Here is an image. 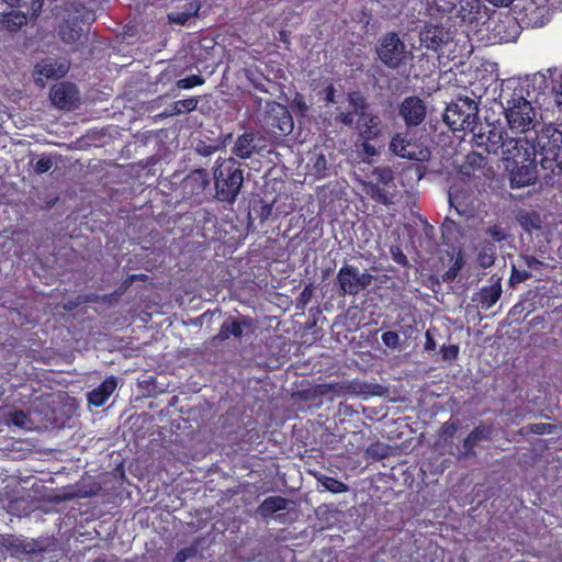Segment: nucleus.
I'll return each instance as SVG.
<instances>
[{
	"instance_id": "f257e3e1",
	"label": "nucleus",
	"mask_w": 562,
	"mask_h": 562,
	"mask_svg": "<svg viewBox=\"0 0 562 562\" xmlns=\"http://www.w3.org/2000/svg\"><path fill=\"white\" fill-rule=\"evenodd\" d=\"M501 98L505 101V117L514 133H528L537 124V110L532 103L544 102L552 98L562 111V70L548 68L519 79H508L502 89Z\"/></svg>"
},
{
	"instance_id": "f03ea898",
	"label": "nucleus",
	"mask_w": 562,
	"mask_h": 562,
	"mask_svg": "<svg viewBox=\"0 0 562 562\" xmlns=\"http://www.w3.org/2000/svg\"><path fill=\"white\" fill-rule=\"evenodd\" d=\"M505 167L524 164L540 156L539 166L544 179L562 175V131L553 124L544 125L535 133L532 139L525 137L507 138L503 150Z\"/></svg>"
},
{
	"instance_id": "7ed1b4c3",
	"label": "nucleus",
	"mask_w": 562,
	"mask_h": 562,
	"mask_svg": "<svg viewBox=\"0 0 562 562\" xmlns=\"http://www.w3.org/2000/svg\"><path fill=\"white\" fill-rule=\"evenodd\" d=\"M216 198L232 203L236 200L244 182L241 164L233 157L218 158L214 169Z\"/></svg>"
},
{
	"instance_id": "20e7f679",
	"label": "nucleus",
	"mask_w": 562,
	"mask_h": 562,
	"mask_svg": "<svg viewBox=\"0 0 562 562\" xmlns=\"http://www.w3.org/2000/svg\"><path fill=\"white\" fill-rule=\"evenodd\" d=\"M375 53L379 60L393 70L407 67L414 59L412 49L394 31L386 32L379 38Z\"/></svg>"
},
{
	"instance_id": "39448f33",
	"label": "nucleus",
	"mask_w": 562,
	"mask_h": 562,
	"mask_svg": "<svg viewBox=\"0 0 562 562\" xmlns=\"http://www.w3.org/2000/svg\"><path fill=\"white\" fill-rule=\"evenodd\" d=\"M479 108L475 101L465 97L458 98L445 111L443 121L453 131L472 133L479 125Z\"/></svg>"
},
{
	"instance_id": "423d86ee",
	"label": "nucleus",
	"mask_w": 562,
	"mask_h": 562,
	"mask_svg": "<svg viewBox=\"0 0 562 562\" xmlns=\"http://www.w3.org/2000/svg\"><path fill=\"white\" fill-rule=\"evenodd\" d=\"M211 183L206 170L200 168L189 172L175 189L176 196L182 202L201 204L206 199V191Z\"/></svg>"
},
{
	"instance_id": "0eeeda50",
	"label": "nucleus",
	"mask_w": 562,
	"mask_h": 562,
	"mask_svg": "<svg viewBox=\"0 0 562 562\" xmlns=\"http://www.w3.org/2000/svg\"><path fill=\"white\" fill-rule=\"evenodd\" d=\"M471 134L473 146L494 155H497L499 149L504 150L508 138L504 127L491 123H479L477 128Z\"/></svg>"
},
{
	"instance_id": "6e6552de",
	"label": "nucleus",
	"mask_w": 562,
	"mask_h": 562,
	"mask_svg": "<svg viewBox=\"0 0 562 562\" xmlns=\"http://www.w3.org/2000/svg\"><path fill=\"white\" fill-rule=\"evenodd\" d=\"M448 201L458 215L472 217L476 211V195L469 181L459 179L449 187Z\"/></svg>"
},
{
	"instance_id": "1a4fd4ad",
	"label": "nucleus",
	"mask_w": 562,
	"mask_h": 562,
	"mask_svg": "<svg viewBox=\"0 0 562 562\" xmlns=\"http://www.w3.org/2000/svg\"><path fill=\"white\" fill-rule=\"evenodd\" d=\"M372 274L360 272L358 267L352 265L342 266L337 273V282L342 295H357L367 289L372 282Z\"/></svg>"
},
{
	"instance_id": "9d476101",
	"label": "nucleus",
	"mask_w": 562,
	"mask_h": 562,
	"mask_svg": "<svg viewBox=\"0 0 562 562\" xmlns=\"http://www.w3.org/2000/svg\"><path fill=\"white\" fill-rule=\"evenodd\" d=\"M390 150L401 158L415 161H427L431 155L427 146L417 140L409 139L403 133H397L392 137Z\"/></svg>"
},
{
	"instance_id": "9b49d317",
	"label": "nucleus",
	"mask_w": 562,
	"mask_h": 562,
	"mask_svg": "<svg viewBox=\"0 0 562 562\" xmlns=\"http://www.w3.org/2000/svg\"><path fill=\"white\" fill-rule=\"evenodd\" d=\"M49 99L55 108L65 111L75 110L80 103L77 86L68 81L53 85L49 91Z\"/></svg>"
},
{
	"instance_id": "f8f14e48",
	"label": "nucleus",
	"mask_w": 562,
	"mask_h": 562,
	"mask_svg": "<svg viewBox=\"0 0 562 562\" xmlns=\"http://www.w3.org/2000/svg\"><path fill=\"white\" fill-rule=\"evenodd\" d=\"M265 122L274 134L288 135L293 130V119L289 110L277 102L267 111Z\"/></svg>"
},
{
	"instance_id": "ddd939ff",
	"label": "nucleus",
	"mask_w": 562,
	"mask_h": 562,
	"mask_svg": "<svg viewBox=\"0 0 562 562\" xmlns=\"http://www.w3.org/2000/svg\"><path fill=\"white\" fill-rule=\"evenodd\" d=\"M68 69L69 64L67 61H59L50 57L43 58L34 67L35 83L43 88L45 87V80L64 77Z\"/></svg>"
},
{
	"instance_id": "4468645a",
	"label": "nucleus",
	"mask_w": 562,
	"mask_h": 562,
	"mask_svg": "<svg viewBox=\"0 0 562 562\" xmlns=\"http://www.w3.org/2000/svg\"><path fill=\"white\" fill-rule=\"evenodd\" d=\"M509 172L512 188H524L533 184L539 177L536 159H529L524 164H515L506 167Z\"/></svg>"
},
{
	"instance_id": "2eb2a0df",
	"label": "nucleus",
	"mask_w": 562,
	"mask_h": 562,
	"mask_svg": "<svg viewBox=\"0 0 562 562\" xmlns=\"http://www.w3.org/2000/svg\"><path fill=\"white\" fill-rule=\"evenodd\" d=\"M426 104L416 95L405 98L398 106V114L407 126H418L426 117Z\"/></svg>"
},
{
	"instance_id": "dca6fc26",
	"label": "nucleus",
	"mask_w": 562,
	"mask_h": 562,
	"mask_svg": "<svg viewBox=\"0 0 562 562\" xmlns=\"http://www.w3.org/2000/svg\"><path fill=\"white\" fill-rule=\"evenodd\" d=\"M493 425L490 423H481L463 439L459 456L467 458L474 454L475 446L481 441L492 439Z\"/></svg>"
},
{
	"instance_id": "f3484780",
	"label": "nucleus",
	"mask_w": 562,
	"mask_h": 562,
	"mask_svg": "<svg viewBox=\"0 0 562 562\" xmlns=\"http://www.w3.org/2000/svg\"><path fill=\"white\" fill-rule=\"evenodd\" d=\"M356 128L362 140H374L382 135L383 124L378 114L369 112L357 120Z\"/></svg>"
},
{
	"instance_id": "a211bd4d",
	"label": "nucleus",
	"mask_w": 562,
	"mask_h": 562,
	"mask_svg": "<svg viewBox=\"0 0 562 562\" xmlns=\"http://www.w3.org/2000/svg\"><path fill=\"white\" fill-rule=\"evenodd\" d=\"M258 140L254 132H245L236 138L232 154L243 160L249 159L260 150Z\"/></svg>"
},
{
	"instance_id": "6ab92c4d",
	"label": "nucleus",
	"mask_w": 562,
	"mask_h": 562,
	"mask_svg": "<svg viewBox=\"0 0 562 562\" xmlns=\"http://www.w3.org/2000/svg\"><path fill=\"white\" fill-rule=\"evenodd\" d=\"M420 44L429 50L438 52L448 42L443 27L426 24L419 33Z\"/></svg>"
},
{
	"instance_id": "aec40b11",
	"label": "nucleus",
	"mask_w": 562,
	"mask_h": 562,
	"mask_svg": "<svg viewBox=\"0 0 562 562\" xmlns=\"http://www.w3.org/2000/svg\"><path fill=\"white\" fill-rule=\"evenodd\" d=\"M250 326L251 318L248 316H241L239 318L228 317L222 323L215 339L224 341L229 339L232 336L240 338L244 334V329L249 328Z\"/></svg>"
},
{
	"instance_id": "412c9836",
	"label": "nucleus",
	"mask_w": 562,
	"mask_h": 562,
	"mask_svg": "<svg viewBox=\"0 0 562 562\" xmlns=\"http://www.w3.org/2000/svg\"><path fill=\"white\" fill-rule=\"evenodd\" d=\"M117 386L114 375L106 376L101 384L88 393V403L94 407H101L113 394Z\"/></svg>"
},
{
	"instance_id": "4be33fe9",
	"label": "nucleus",
	"mask_w": 562,
	"mask_h": 562,
	"mask_svg": "<svg viewBox=\"0 0 562 562\" xmlns=\"http://www.w3.org/2000/svg\"><path fill=\"white\" fill-rule=\"evenodd\" d=\"M289 499L282 496H269L257 507V514L262 518H269L274 513L286 509Z\"/></svg>"
},
{
	"instance_id": "5701e85b",
	"label": "nucleus",
	"mask_w": 562,
	"mask_h": 562,
	"mask_svg": "<svg viewBox=\"0 0 562 562\" xmlns=\"http://www.w3.org/2000/svg\"><path fill=\"white\" fill-rule=\"evenodd\" d=\"M516 220L522 229L529 234L542 228L541 216L536 211H520L517 214Z\"/></svg>"
},
{
	"instance_id": "b1692460",
	"label": "nucleus",
	"mask_w": 562,
	"mask_h": 562,
	"mask_svg": "<svg viewBox=\"0 0 562 562\" xmlns=\"http://www.w3.org/2000/svg\"><path fill=\"white\" fill-rule=\"evenodd\" d=\"M502 295V285L499 280L495 283L483 286L480 291V304L482 308L488 310L499 300Z\"/></svg>"
},
{
	"instance_id": "393cba45",
	"label": "nucleus",
	"mask_w": 562,
	"mask_h": 562,
	"mask_svg": "<svg viewBox=\"0 0 562 562\" xmlns=\"http://www.w3.org/2000/svg\"><path fill=\"white\" fill-rule=\"evenodd\" d=\"M518 27L516 19L507 15L504 20L498 21L494 31L502 41L509 42L516 37Z\"/></svg>"
},
{
	"instance_id": "a878e982",
	"label": "nucleus",
	"mask_w": 562,
	"mask_h": 562,
	"mask_svg": "<svg viewBox=\"0 0 562 562\" xmlns=\"http://www.w3.org/2000/svg\"><path fill=\"white\" fill-rule=\"evenodd\" d=\"M349 111L356 116L361 117L369 113V103L360 91H351L347 94Z\"/></svg>"
},
{
	"instance_id": "bb28decb",
	"label": "nucleus",
	"mask_w": 562,
	"mask_h": 562,
	"mask_svg": "<svg viewBox=\"0 0 562 562\" xmlns=\"http://www.w3.org/2000/svg\"><path fill=\"white\" fill-rule=\"evenodd\" d=\"M310 167L315 179L321 180L330 176V166L325 154L315 153L311 158Z\"/></svg>"
},
{
	"instance_id": "cd10ccee",
	"label": "nucleus",
	"mask_w": 562,
	"mask_h": 562,
	"mask_svg": "<svg viewBox=\"0 0 562 562\" xmlns=\"http://www.w3.org/2000/svg\"><path fill=\"white\" fill-rule=\"evenodd\" d=\"M199 104L198 98H188L175 101L169 105L168 109L164 112L166 116H175L180 114H186L194 111Z\"/></svg>"
},
{
	"instance_id": "c85d7f7f",
	"label": "nucleus",
	"mask_w": 562,
	"mask_h": 562,
	"mask_svg": "<svg viewBox=\"0 0 562 562\" xmlns=\"http://www.w3.org/2000/svg\"><path fill=\"white\" fill-rule=\"evenodd\" d=\"M548 10L546 8L536 7L533 3L526 8V16L528 18L527 24L532 27H541L548 21Z\"/></svg>"
},
{
	"instance_id": "c756f323",
	"label": "nucleus",
	"mask_w": 562,
	"mask_h": 562,
	"mask_svg": "<svg viewBox=\"0 0 562 562\" xmlns=\"http://www.w3.org/2000/svg\"><path fill=\"white\" fill-rule=\"evenodd\" d=\"M389 187H384L380 183H368L367 192L370 194V196L376 201L378 203H381L383 205H389L392 201V195L390 194Z\"/></svg>"
},
{
	"instance_id": "7c9ffc66",
	"label": "nucleus",
	"mask_w": 562,
	"mask_h": 562,
	"mask_svg": "<svg viewBox=\"0 0 562 562\" xmlns=\"http://www.w3.org/2000/svg\"><path fill=\"white\" fill-rule=\"evenodd\" d=\"M29 420L27 415L22 409H12L3 414V423L7 426L25 427Z\"/></svg>"
},
{
	"instance_id": "2f4dec72",
	"label": "nucleus",
	"mask_w": 562,
	"mask_h": 562,
	"mask_svg": "<svg viewBox=\"0 0 562 562\" xmlns=\"http://www.w3.org/2000/svg\"><path fill=\"white\" fill-rule=\"evenodd\" d=\"M373 175L376 179L375 183L384 187H391L394 180V172L390 167H378L374 169Z\"/></svg>"
},
{
	"instance_id": "473e14b6",
	"label": "nucleus",
	"mask_w": 562,
	"mask_h": 562,
	"mask_svg": "<svg viewBox=\"0 0 562 562\" xmlns=\"http://www.w3.org/2000/svg\"><path fill=\"white\" fill-rule=\"evenodd\" d=\"M319 482L325 490L331 493H345L348 491V486L344 482L331 476H323Z\"/></svg>"
},
{
	"instance_id": "72a5a7b5",
	"label": "nucleus",
	"mask_w": 562,
	"mask_h": 562,
	"mask_svg": "<svg viewBox=\"0 0 562 562\" xmlns=\"http://www.w3.org/2000/svg\"><path fill=\"white\" fill-rule=\"evenodd\" d=\"M4 22L10 30H18L26 23V16L21 13H9L4 16Z\"/></svg>"
},
{
	"instance_id": "f704fd0d",
	"label": "nucleus",
	"mask_w": 562,
	"mask_h": 562,
	"mask_svg": "<svg viewBox=\"0 0 562 562\" xmlns=\"http://www.w3.org/2000/svg\"><path fill=\"white\" fill-rule=\"evenodd\" d=\"M204 78L199 75H191L177 81L180 89H191L204 83Z\"/></svg>"
},
{
	"instance_id": "c9c22d12",
	"label": "nucleus",
	"mask_w": 562,
	"mask_h": 562,
	"mask_svg": "<svg viewBox=\"0 0 562 562\" xmlns=\"http://www.w3.org/2000/svg\"><path fill=\"white\" fill-rule=\"evenodd\" d=\"M291 108L296 113H299L301 115H305V113L308 110V105L305 101V97L300 92H295V94L292 99V102H291Z\"/></svg>"
},
{
	"instance_id": "e433bc0d",
	"label": "nucleus",
	"mask_w": 562,
	"mask_h": 562,
	"mask_svg": "<svg viewBox=\"0 0 562 562\" xmlns=\"http://www.w3.org/2000/svg\"><path fill=\"white\" fill-rule=\"evenodd\" d=\"M440 352H441L442 360L452 362L458 359L460 348L456 344L449 345V346H442Z\"/></svg>"
},
{
	"instance_id": "4c0bfd02",
	"label": "nucleus",
	"mask_w": 562,
	"mask_h": 562,
	"mask_svg": "<svg viewBox=\"0 0 562 562\" xmlns=\"http://www.w3.org/2000/svg\"><path fill=\"white\" fill-rule=\"evenodd\" d=\"M383 344L392 349H395L400 346V336L396 331H384L381 336Z\"/></svg>"
},
{
	"instance_id": "58836bf2",
	"label": "nucleus",
	"mask_w": 562,
	"mask_h": 562,
	"mask_svg": "<svg viewBox=\"0 0 562 562\" xmlns=\"http://www.w3.org/2000/svg\"><path fill=\"white\" fill-rule=\"evenodd\" d=\"M53 165H54V161L50 157H41L34 166V171L37 175H43V173L49 171L50 168L53 167Z\"/></svg>"
},
{
	"instance_id": "ea45409f",
	"label": "nucleus",
	"mask_w": 562,
	"mask_h": 562,
	"mask_svg": "<svg viewBox=\"0 0 562 562\" xmlns=\"http://www.w3.org/2000/svg\"><path fill=\"white\" fill-rule=\"evenodd\" d=\"M168 18H169L170 22L179 24V25H183L193 16L189 15V13L187 11L177 10V11L169 13Z\"/></svg>"
},
{
	"instance_id": "a19ab883",
	"label": "nucleus",
	"mask_w": 562,
	"mask_h": 562,
	"mask_svg": "<svg viewBox=\"0 0 562 562\" xmlns=\"http://www.w3.org/2000/svg\"><path fill=\"white\" fill-rule=\"evenodd\" d=\"M531 278V272L528 270H519L516 267H513L510 274V283H521Z\"/></svg>"
},
{
	"instance_id": "79ce46f5",
	"label": "nucleus",
	"mask_w": 562,
	"mask_h": 562,
	"mask_svg": "<svg viewBox=\"0 0 562 562\" xmlns=\"http://www.w3.org/2000/svg\"><path fill=\"white\" fill-rule=\"evenodd\" d=\"M195 553L196 549L194 547L183 548L176 553L173 562H186L187 560L193 558Z\"/></svg>"
},
{
	"instance_id": "37998d69",
	"label": "nucleus",
	"mask_w": 562,
	"mask_h": 562,
	"mask_svg": "<svg viewBox=\"0 0 562 562\" xmlns=\"http://www.w3.org/2000/svg\"><path fill=\"white\" fill-rule=\"evenodd\" d=\"M195 149L199 155L207 157L217 151L218 146L214 144H207L205 142H199Z\"/></svg>"
},
{
	"instance_id": "c03bdc74",
	"label": "nucleus",
	"mask_w": 562,
	"mask_h": 562,
	"mask_svg": "<svg viewBox=\"0 0 562 562\" xmlns=\"http://www.w3.org/2000/svg\"><path fill=\"white\" fill-rule=\"evenodd\" d=\"M528 429L532 434L544 435L552 432L553 425L547 423L530 424Z\"/></svg>"
},
{
	"instance_id": "a18cd8bd",
	"label": "nucleus",
	"mask_w": 562,
	"mask_h": 562,
	"mask_svg": "<svg viewBox=\"0 0 562 562\" xmlns=\"http://www.w3.org/2000/svg\"><path fill=\"white\" fill-rule=\"evenodd\" d=\"M487 234L488 236L494 240V241H503L506 239V233L505 231L501 227V226H497V225H494V226H491L488 229H487Z\"/></svg>"
},
{
	"instance_id": "49530a36",
	"label": "nucleus",
	"mask_w": 562,
	"mask_h": 562,
	"mask_svg": "<svg viewBox=\"0 0 562 562\" xmlns=\"http://www.w3.org/2000/svg\"><path fill=\"white\" fill-rule=\"evenodd\" d=\"M391 256H392V259L401 265L402 267H407L408 266V260H407V257L405 256V254L401 250L400 247H392L391 248Z\"/></svg>"
},
{
	"instance_id": "de8ad7c7",
	"label": "nucleus",
	"mask_w": 562,
	"mask_h": 562,
	"mask_svg": "<svg viewBox=\"0 0 562 562\" xmlns=\"http://www.w3.org/2000/svg\"><path fill=\"white\" fill-rule=\"evenodd\" d=\"M201 9V3L199 0H188L182 5V10L187 11L189 15L196 16Z\"/></svg>"
},
{
	"instance_id": "09e8293b",
	"label": "nucleus",
	"mask_w": 562,
	"mask_h": 562,
	"mask_svg": "<svg viewBox=\"0 0 562 562\" xmlns=\"http://www.w3.org/2000/svg\"><path fill=\"white\" fill-rule=\"evenodd\" d=\"M355 114L349 110L342 111L337 114L336 121L340 122L345 126H352L355 124Z\"/></svg>"
},
{
	"instance_id": "8fccbe9b",
	"label": "nucleus",
	"mask_w": 562,
	"mask_h": 562,
	"mask_svg": "<svg viewBox=\"0 0 562 562\" xmlns=\"http://www.w3.org/2000/svg\"><path fill=\"white\" fill-rule=\"evenodd\" d=\"M322 387L324 390H322V394H326L328 392H333V393H337V394H342V393H346L347 391V386L340 384V383H329V384H324L322 385Z\"/></svg>"
},
{
	"instance_id": "3c124183",
	"label": "nucleus",
	"mask_w": 562,
	"mask_h": 562,
	"mask_svg": "<svg viewBox=\"0 0 562 562\" xmlns=\"http://www.w3.org/2000/svg\"><path fill=\"white\" fill-rule=\"evenodd\" d=\"M468 161L471 165L475 164V165L481 166V165L485 164L486 158L483 156L482 153H472V154L468 155Z\"/></svg>"
},
{
	"instance_id": "603ef678",
	"label": "nucleus",
	"mask_w": 562,
	"mask_h": 562,
	"mask_svg": "<svg viewBox=\"0 0 562 562\" xmlns=\"http://www.w3.org/2000/svg\"><path fill=\"white\" fill-rule=\"evenodd\" d=\"M524 261H525V265L529 268V269H532V270H537L539 269V267L542 266V262L540 260H538L536 257L533 256H525L524 257Z\"/></svg>"
},
{
	"instance_id": "864d4df0",
	"label": "nucleus",
	"mask_w": 562,
	"mask_h": 562,
	"mask_svg": "<svg viewBox=\"0 0 562 562\" xmlns=\"http://www.w3.org/2000/svg\"><path fill=\"white\" fill-rule=\"evenodd\" d=\"M312 294H313V290H312L311 285L305 286L304 290L300 293L299 302L302 305L307 304L312 297Z\"/></svg>"
},
{
	"instance_id": "5fc2aeb1",
	"label": "nucleus",
	"mask_w": 562,
	"mask_h": 562,
	"mask_svg": "<svg viewBox=\"0 0 562 562\" xmlns=\"http://www.w3.org/2000/svg\"><path fill=\"white\" fill-rule=\"evenodd\" d=\"M426 336V341H425V345H424V348L426 351H432L436 349L437 347V344L431 335V331L430 329H428L425 334Z\"/></svg>"
},
{
	"instance_id": "6e6d98bb",
	"label": "nucleus",
	"mask_w": 562,
	"mask_h": 562,
	"mask_svg": "<svg viewBox=\"0 0 562 562\" xmlns=\"http://www.w3.org/2000/svg\"><path fill=\"white\" fill-rule=\"evenodd\" d=\"M45 0H31V14L34 16H38L41 13Z\"/></svg>"
},
{
	"instance_id": "4d7b16f0",
	"label": "nucleus",
	"mask_w": 562,
	"mask_h": 562,
	"mask_svg": "<svg viewBox=\"0 0 562 562\" xmlns=\"http://www.w3.org/2000/svg\"><path fill=\"white\" fill-rule=\"evenodd\" d=\"M250 82L254 87L255 90L259 91V92H262V93H270V91L268 90L266 83H263L261 80H255V79H250Z\"/></svg>"
},
{
	"instance_id": "13d9d810",
	"label": "nucleus",
	"mask_w": 562,
	"mask_h": 562,
	"mask_svg": "<svg viewBox=\"0 0 562 562\" xmlns=\"http://www.w3.org/2000/svg\"><path fill=\"white\" fill-rule=\"evenodd\" d=\"M338 413H339V415H342V416H352L356 412L352 408V406H350L348 404H340L339 408H338Z\"/></svg>"
},
{
	"instance_id": "bf43d9fd",
	"label": "nucleus",
	"mask_w": 562,
	"mask_h": 562,
	"mask_svg": "<svg viewBox=\"0 0 562 562\" xmlns=\"http://www.w3.org/2000/svg\"><path fill=\"white\" fill-rule=\"evenodd\" d=\"M460 269V266H458V262L454 263V266L452 268H450L446 273H445V280L449 281V280H453L456 277H457V273H458V270Z\"/></svg>"
},
{
	"instance_id": "052dcab7",
	"label": "nucleus",
	"mask_w": 562,
	"mask_h": 562,
	"mask_svg": "<svg viewBox=\"0 0 562 562\" xmlns=\"http://www.w3.org/2000/svg\"><path fill=\"white\" fill-rule=\"evenodd\" d=\"M335 88L333 85H328L326 88V102L327 103H335Z\"/></svg>"
},
{
	"instance_id": "680f3d73",
	"label": "nucleus",
	"mask_w": 562,
	"mask_h": 562,
	"mask_svg": "<svg viewBox=\"0 0 562 562\" xmlns=\"http://www.w3.org/2000/svg\"><path fill=\"white\" fill-rule=\"evenodd\" d=\"M369 142L370 140H363L362 148L366 154L373 156L375 155V148Z\"/></svg>"
},
{
	"instance_id": "e2e57ef3",
	"label": "nucleus",
	"mask_w": 562,
	"mask_h": 562,
	"mask_svg": "<svg viewBox=\"0 0 562 562\" xmlns=\"http://www.w3.org/2000/svg\"><path fill=\"white\" fill-rule=\"evenodd\" d=\"M490 3L494 4L495 7H507L514 0H487Z\"/></svg>"
},
{
	"instance_id": "0e129e2a",
	"label": "nucleus",
	"mask_w": 562,
	"mask_h": 562,
	"mask_svg": "<svg viewBox=\"0 0 562 562\" xmlns=\"http://www.w3.org/2000/svg\"><path fill=\"white\" fill-rule=\"evenodd\" d=\"M147 279H148V277L146 274L139 273V274L130 276L127 281H130V282H134L136 280L146 281Z\"/></svg>"
},
{
	"instance_id": "69168bd1",
	"label": "nucleus",
	"mask_w": 562,
	"mask_h": 562,
	"mask_svg": "<svg viewBox=\"0 0 562 562\" xmlns=\"http://www.w3.org/2000/svg\"><path fill=\"white\" fill-rule=\"evenodd\" d=\"M449 227H457V223L448 217L445 218L443 223H442V228L443 229H447Z\"/></svg>"
},
{
	"instance_id": "338daca9",
	"label": "nucleus",
	"mask_w": 562,
	"mask_h": 562,
	"mask_svg": "<svg viewBox=\"0 0 562 562\" xmlns=\"http://www.w3.org/2000/svg\"><path fill=\"white\" fill-rule=\"evenodd\" d=\"M7 4H9L12 8L21 7L22 0H3Z\"/></svg>"
}]
</instances>
